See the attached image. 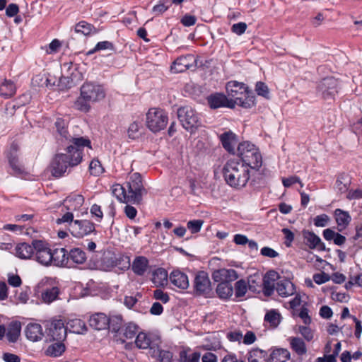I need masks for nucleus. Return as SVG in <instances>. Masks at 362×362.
Masks as SVG:
<instances>
[{
	"label": "nucleus",
	"instance_id": "57",
	"mask_svg": "<svg viewBox=\"0 0 362 362\" xmlns=\"http://www.w3.org/2000/svg\"><path fill=\"white\" fill-rule=\"evenodd\" d=\"M158 356L160 362H171L172 352L165 350L156 349V356Z\"/></svg>",
	"mask_w": 362,
	"mask_h": 362
},
{
	"label": "nucleus",
	"instance_id": "43",
	"mask_svg": "<svg viewBox=\"0 0 362 362\" xmlns=\"http://www.w3.org/2000/svg\"><path fill=\"white\" fill-rule=\"evenodd\" d=\"M21 325L18 322H13L9 325L6 334L8 340L10 342H16L21 334Z\"/></svg>",
	"mask_w": 362,
	"mask_h": 362
},
{
	"label": "nucleus",
	"instance_id": "8",
	"mask_svg": "<svg viewBox=\"0 0 362 362\" xmlns=\"http://www.w3.org/2000/svg\"><path fill=\"white\" fill-rule=\"evenodd\" d=\"M193 291L195 296L210 298L213 295L211 282L204 271L197 272L193 281Z\"/></svg>",
	"mask_w": 362,
	"mask_h": 362
},
{
	"label": "nucleus",
	"instance_id": "47",
	"mask_svg": "<svg viewBox=\"0 0 362 362\" xmlns=\"http://www.w3.org/2000/svg\"><path fill=\"white\" fill-rule=\"evenodd\" d=\"M138 330L139 327L136 324L129 322L122 329V332L126 339H132L137 334Z\"/></svg>",
	"mask_w": 362,
	"mask_h": 362
},
{
	"label": "nucleus",
	"instance_id": "27",
	"mask_svg": "<svg viewBox=\"0 0 362 362\" xmlns=\"http://www.w3.org/2000/svg\"><path fill=\"white\" fill-rule=\"evenodd\" d=\"M26 337L32 341H37L43 337L42 328L40 324L30 323L25 329Z\"/></svg>",
	"mask_w": 362,
	"mask_h": 362
},
{
	"label": "nucleus",
	"instance_id": "55",
	"mask_svg": "<svg viewBox=\"0 0 362 362\" xmlns=\"http://www.w3.org/2000/svg\"><path fill=\"white\" fill-rule=\"evenodd\" d=\"M255 91L258 95L262 96L267 99L269 98V91L268 86L263 82L259 81L256 83Z\"/></svg>",
	"mask_w": 362,
	"mask_h": 362
},
{
	"label": "nucleus",
	"instance_id": "17",
	"mask_svg": "<svg viewBox=\"0 0 362 362\" xmlns=\"http://www.w3.org/2000/svg\"><path fill=\"white\" fill-rule=\"evenodd\" d=\"M226 88L228 95L233 100H238V98H240L248 90L247 87L243 83L236 81L228 82Z\"/></svg>",
	"mask_w": 362,
	"mask_h": 362
},
{
	"label": "nucleus",
	"instance_id": "40",
	"mask_svg": "<svg viewBox=\"0 0 362 362\" xmlns=\"http://www.w3.org/2000/svg\"><path fill=\"white\" fill-rule=\"evenodd\" d=\"M334 216L338 226L342 227V228L339 229V231H341L343 228H346L351 221V216L349 213L340 209H337L334 211Z\"/></svg>",
	"mask_w": 362,
	"mask_h": 362
},
{
	"label": "nucleus",
	"instance_id": "61",
	"mask_svg": "<svg viewBox=\"0 0 362 362\" xmlns=\"http://www.w3.org/2000/svg\"><path fill=\"white\" fill-rule=\"evenodd\" d=\"M247 24L244 22L235 23L231 27V31L238 35L243 34L247 29Z\"/></svg>",
	"mask_w": 362,
	"mask_h": 362
},
{
	"label": "nucleus",
	"instance_id": "13",
	"mask_svg": "<svg viewBox=\"0 0 362 362\" xmlns=\"http://www.w3.org/2000/svg\"><path fill=\"white\" fill-rule=\"evenodd\" d=\"M197 59L193 54H187L178 57L171 66L174 73H182L189 69H195Z\"/></svg>",
	"mask_w": 362,
	"mask_h": 362
},
{
	"label": "nucleus",
	"instance_id": "7",
	"mask_svg": "<svg viewBox=\"0 0 362 362\" xmlns=\"http://www.w3.org/2000/svg\"><path fill=\"white\" fill-rule=\"evenodd\" d=\"M167 113L160 108H150L146 113L147 127L154 133L164 129L168 124Z\"/></svg>",
	"mask_w": 362,
	"mask_h": 362
},
{
	"label": "nucleus",
	"instance_id": "11",
	"mask_svg": "<svg viewBox=\"0 0 362 362\" xmlns=\"http://www.w3.org/2000/svg\"><path fill=\"white\" fill-rule=\"evenodd\" d=\"M69 230L76 238H83L95 231V224L89 220H75Z\"/></svg>",
	"mask_w": 362,
	"mask_h": 362
},
{
	"label": "nucleus",
	"instance_id": "49",
	"mask_svg": "<svg viewBox=\"0 0 362 362\" xmlns=\"http://www.w3.org/2000/svg\"><path fill=\"white\" fill-rule=\"evenodd\" d=\"M247 291V286L245 280L240 279L235 284V296L236 298L243 297Z\"/></svg>",
	"mask_w": 362,
	"mask_h": 362
},
{
	"label": "nucleus",
	"instance_id": "48",
	"mask_svg": "<svg viewBox=\"0 0 362 362\" xmlns=\"http://www.w3.org/2000/svg\"><path fill=\"white\" fill-rule=\"evenodd\" d=\"M280 317L281 315L278 312L272 310L266 313L264 321L269 322L272 326L275 327L280 323Z\"/></svg>",
	"mask_w": 362,
	"mask_h": 362
},
{
	"label": "nucleus",
	"instance_id": "63",
	"mask_svg": "<svg viewBox=\"0 0 362 362\" xmlns=\"http://www.w3.org/2000/svg\"><path fill=\"white\" fill-rule=\"evenodd\" d=\"M313 280L317 284H322L330 279V276L325 272L315 274L313 275Z\"/></svg>",
	"mask_w": 362,
	"mask_h": 362
},
{
	"label": "nucleus",
	"instance_id": "28",
	"mask_svg": "<svg viewBox=\"0 0 362 362\" xmlns=\"http://www.w3.org/2000/svg\"><path fill=\"white\" fill-rule=\"evenodd\" d=\"M148 259L144 256H137L133 260L132 269L138 276H143L148 267Z\"/></svg>",
	"mask_w": 362,
	"mask_h": 362
},
{
	"label": "nucleus",
	"instance_id": "16",
	"mask_svg": "<svg viewBox=\"0 0 362 362\" xmlns=\"http://www.w3.org/2000/svg\"><path fill=\"white\" fill-rule=\"evenodd\" d=\"M279 279L278 272L274 270L267 272L263 277L262 291L266 296L273 294L276 288L275 282Z\"/></svg>",
	"mask_w": 362,
	"mask_h": 362
},
{
	"label": "nucleus",
	"instance_id": "53",
	"mask_svg": "<svg viewBox=\"0 0 362 362\" xmlns=\"http://www.w3.org/2000/svg\"><path fill=\"white\" fill-rule=\"evenodd\" d=\"M110 324L108 327L114 332H117L120 330L122 324V318L121 315H115L109 317Z\"/></svg>",
	"mask_w": 362,
	"mask_h": 362
},
{
	"label": "nucleus",
	"instance_id": "39",
	"mask_svg": "<svg viewBox=\"0 0 362 362\" xmlns=\"http://www.w3.org/2000/svg\"><path fill=\"white\" fill-rule=\"evenodd\" d=\"M70 332L83 334L87 331L86 323L80 319L69 320L66 327Z\"/></svg>",
	"mask_w": 362,
	"mask_h": 362
},
{
	"label": "nucleus",
	"instance_id": "54",
	"mask_svg": "<svg viewBox=\"0 0 362 362\" xmlns=\"http://www.w3.org/2000/svg\"><path fill=\"white\" fill-rule=\"evenodd\" d=\"M140 127L141 124L137 122H133L132 123L130 124L127 130V134L129 139H136L139 138L140 135Z\"/></svg>",
	"mask_w": 362,
	"mask_h": 362
},
{
	"label": "nucleus",
	"instance_id": "46",
	"mask_svg": "<svg viewBox=\"0 0 362 362\" xmlns=\"http://www.w3.org/2000/svg\"><path fill=\"white\" fill-rule=\"evenodd\" d=\"M65 351V346L61 341L50 345L47 349V354L50 356L57 357Z\"/></svg>",
	"mask_w": 362,
	"mask_h": 362
},
{
	"label": "nucleus",
	"instance_id": "21",
	"mask_svg": "<svg viewBox=\"0 0 362 362\" xmlns=\"http://www.w3.org/2000/svg\"><path fill=\"white\" fill-rule=\"evenodd\" d=\"M54 125L58 134L62 136V138L64 139L66 141H68L70 143L69 145H74V141L75 139H88V137L76 136L75 135L70 134L66 129L65 121L62 118H58L56 120Z\"/></svg>",
	"mask_w": 362,
	"mask_h": 362
},
{
	"label": "nucleus",
	"instance_id": "15",
	"mask_svg": "<svg viewBox=\"0 0 362 362\" xmlns=\"http://www.w3.org/2000/svg\"><path fill=\"white\" fill-rule=\"evenodd\" d=\"M220 141L224 149L229 153L235 154L237 151L238 139L237 135L231 131L226 132L219 136Z\"/></svg>",
	"mask_w": 362,
	"mask_h": 362
},
{
	"label": "nucleus",
	"instance_id": "19",
	"mask_svg": "<svg viewBox=\"0 0 362 362\" xmlns=\"http://www.w3.org/2000/svg\"><path fill=\"white\" fill-rule=\"evenodd\" d=\"M212 277L215 281H223L230 284V282L238 279V274L233 269L223 268L214 271Z\"/></svg>",
	"mask_w": 362,
	"mask_h": 362
},
{
	"label": "nucleus",
	"instance_id": "14",
	"mask_svg": "<svg viewBox=\"0 0 362 362\" xmlns=\"http://www.w3.org/2000/svg\"><path fill=\"white\" fill-rule=\"evenodd\" d=\"M207 103L211 109L220 107L234 108L232 99H229L223 93H216L207 97Z\"/></svg>",
	"mask_w": 362,
	"mask_h": 362
},
{
	"label": "nucleus",
	"instance_id": "25",
	"mask_svg": "<svg viewBox=\"0 0 362 362\" xmlns=\"http://www.w3.org/2000/svg\"><path fill=\"white\" fill-rule=\"evenodd\" d=\"M34 240L31 244L21 243L15 247L16 256L21 259H30L34 255Z\"/></svg>",
	"mask_w": 362,
	"mask_h": 362
},
{
	"label": "nucleus",
	"instance_id": "6",
	"mask_svg": "<svg viewBox=\"0 0 362 362\" xmlns=\"http://www.w3.org/2000/svg\"><path fill=\"white\" fill-rule=\"evenodd\" d=\"M177 117L187 131L193 132L200 124V119L197 112L189 106H184L178 108Z\"/></svg>",
	"mask_w": 362,
	"mask_h": 362
},
{
	"label": "nucleus",
	"instance_id": "44",
	"mask_svg": "<svg viewBox=\"0 0 362 362\" xmlns=\"http://www.w3.org/2000/svg\"><path fill=\"white\" fill-rule=\"evenodd\" d=\"M59 293V290L56 286L46 288L42 293V300L45 303H51L57 298Z\"/></svg>",
	"mask_w": 362,
	"mask_h": 362
},
{
	"label": "nucleus",
	"instance_id": "42",
	"mask_svg": "<svg viewBox=\"0 0 362 362\" xmlns=\"http://www.w3.org/2000/svg\"><path fill=\"white\" fill-rule=\"evenodd\" d=\"M16 93V86L11 80L5 79L0 85V95L8 98Z\"/></svg>",
	"mask_w": 362,
	"mask_h": 362
},
{
	"label": "nucleus",
	"instance_id": "24",
	"mask_svg": "<svg viewBox=\"0 0 362 362\" xmlns=\"http://www.w3.org/2000/svg\"><path fill=\"white\" fill-rule=\"evenodd\" d=\"M109 317L104 313H95L90 316L89 325L96 330H103L108 327Z\"/></svg>",
	"mask_w": 362,
	"mask_h": 362
},
{
	"label": "nucleus",
	"instance_id": "35",
	"mask_svg": "<svg viewBox=\"0 0 362 362\" xmlns=\"http://www.w3.org/2000/svg\"><path fill=\"white\" fill-rule=\"evenodd\" d=\"M216 292L219 298L227 300L230 298L233 293V288L228 282L218 281Z\"/></svg>",
	"mask_w": 362,
	"mask_h": 362
},
{
	"label": "nucleus",
	"instance_id": "5",
	"mask_svg": "<svg viewBox=\"0 0 362 362\" xmlns=\"http://www.w3.org/2000/svg\"><path fill=\"white\" fill-rule=\"evenodd\" d=\"M130 204H139L146 191L143 185L141 176L139 173L132 174L125 183Z\"/></svg>",
	"mask_w": 362,
	"mask_h": 362
},
{
	"label": "nucleus",
	"instance_id": "1",
	"mask_svg": "<svg viewBox=\"0 0 362 362\" xmlns=\"http://www.w3.org/2000/svg\"><path fill=\"white\" fill-rule=\"evenodd\" d=\"M85 147L92 148L89 139H77L74 145H69L66 153L55 156L51 163V173L55 177H60L70 169L80 164L83 159V151Z\"/></svg>",
	"mask_w": 362,
	"mask_h": 362
},
{
	"label": "nucleus",
	"instance_id": "41",
	"mask_svg": "<svg viewBox=\"0 0 362 362\" xmlns=\"http://www.w3.org/2000/svg\"><path fill=\"white\" fill-rule=\"evenodd\" d=\"M350 184V177L347 174L342 173L337 177L335 187L338 192L342 194L348 191Z\"/></svg>",
	"mask_w": 362,
	"mask_h": 362
},
{
	"label": "nucleus",
	"instance_id": "37",
	"mask_svg": "<svg viewBox=\"0 0 362 362\" xmlns=\"http://www.w3.org/2000/svg\"><path fill=\"white\" fill-rule=\"evenodd\" d=\"M7 158L10 167L11 168L13 173L12 175L16 176L23 175L25 173L23 166L20 163L18 155H7Z\"/></svg>",
	"mask_w": 362,
	"mask_h": 362
},
{
	"label": "nucleus",
	"instance_id": "30",
	"mask_svg": "<svg viewBox=\"0 0 362 362\" xmlns=\"http://www.w3.org/2000/svg\"><path fill=\"white\" fill-rule=\"evenodd\" d=\"M83 202L84 198L81 194H71L64 201V206L70 211L78 209L83 205Z\"/></svg>",
	"mask_w": 362,
	"mask_h": 362
},
{
	"label": "nucleus",
	"instance_id": "50",
	"mask_svg": "<svg viewBox=\"0 0 362 362\" xmlns=\"http://www.w3.org/2000/svg\"><path fill=\"white\" fill-rule=\"evenodd\" d=\"M200 353L194 352L188 354L187 351H182L180 354V360L182 362H199Z\"/></svg>",
	"mask_w": 362,
	"mask_h": 362
},
{
	"label": "nucleus",
	"instance_id": "3",
	"mask_svg": "<svg viewBox=\"0 0 362 362\" xmlns=\"http://www.w3.org/2000/svg\"><path fill=\"white\" fill-rule=\"evenodd\" d=\"M105 93L103 87L92 82L84 83L81 87L80 96L74 103V107L82 112H87L90 108V103L103 99Z\"/></svg>",
	"mask_w": 362,
	"mask_h": 362
},
{
	"label": "nucleus",
	"instance_id": "26",
	"mask_svg": "<svg viewBox=\"0 0 362 362\" xmlns=\"http://www.w3.org/2000/svg\"><path fill=\"white\" fill-rule=\"evenodd\" d=\"M279 296L281 297H288L292 296L296 292L294 284L288 279H282L276 283L275 288Z\"/></svg>",
	"mask_w": 362,
	"mask_h": 362
},
{
	"label": "nucleus",
	"instance_id": "31",
	"mask_svg": "<svg viewBox=\"0 0 362 362\" xmlns=\"http://www.w3.org/2000/svg\"><path fill=\"white\" fill-rule=\"evenodd\" d=\"M74 32L76 33L88 36L97 34L98 33V29L94 27L92 24L86 21H81L75 25Z\"/></svg>",
	"mask_w": 362,
	"mask_h": 362
},
{
	"label": "nucleus",
	"instance_id": "32",
	"mask_svg": "<svg viewBox=\"0 0 362 362\" xmlns=\"http://www.w3.org/2000/svg\"><path fill=\"white\" fill-rule=\"evenodd\" d=\"M248 362H269V355L264 350L259 348L251 349L247 355Z\"/></svg>",
	"mask_w": 362,
	"mask_h": 362
},
{
	"label": "nucleus",
	"instance_id": "9",
	"mask_svg": "<svg viewBox=\"0 0 362 362\" xmlns=\"http://www.w3.org/2000/svg\"><path fill=\"white\" fill-rule=\"evenodd\" d=\"M66 332L62 320L53 319L46 325L47 340L62 341L66 338Z\"/></svg>",
	"mask_w": 362,
	"mask_h": 362
},
{
	"label": "nucleus",
	"instance_id": "18",
	"mask_svg": "<svg viewBox=\"0 0 362 362\" xmlns=\"http://www.w3.org/2000/svg\"><path fill=\"white\" fill-rule=\"evenodd\" d=\"M303 238L306 245L310 249H318L320 250H325V245L322 242L320 238L314 232L308 230L302 231Z\"/></svg>",
	"mask_w": 362,
	"mask_h": 362
},
{
	"label": "nucleus",
	"instance_id": "34",
	"mask_svg": "<svg viewBox=\"0 0 362 362\" xmlns=\"http://www.w3.org/2000/svg\"><path fill=\"white\" fill-rule=\"evenodd\" d=\"M234 107L237 105L243 108H251L255 105V96L249 90L243 95L238 100H233Z\"/></svg>",
	"mask_w": 362,
	"mask_h": 362
},
{
	"label": "nucleus",
	"instance_id": "52",
	"mask_svg": "<svg viewBox=\"0 0 362 362\" xmlns=\"http://www.w3.org/2000/svg\"><path fill=\"white\" fill-rule=\"evenodd\" d=\"M171 6L170 0H160L158 4L153 7V12L156 15L163 13Z\"/></svg>",
	"mask_w": 362,
	"mask_h": 362
},
{
	"label": "nucleus",
	"instance_id": "12",
	"mask_svg": "<svg viewBox=\"0 0 362 362\" xmlns=\"http://www.w3.org/2000/svg\"><path fill=\"white\" fill-rule=\"evenodd\" d=\"M34 255L35 259L42 265L52 264V250L49 245L40 240H34Z\"/></svg>",
	"mask_w": 362,
	"mask_h": 362
},
{
	"label": "nucleus",
	"instance_id": "10",
	"mask_svg": "<svg viewBox=\"0 0 362 362\" xmlns=\"http://www.w3.org/2000/svg\"><path fill=\"white\" fill-rule=\"evenodd\" d=\"M339 83L334 77H327L320 81L317 87V93L324 99H334L337 94Z\"/></svg>",
	"mask_w": 362,
	"mask_h": 362
},
{
	"label": "nucleus",
	"instance_id": "56",
	"mask_svg": "<svg viewBox=\"0 0 362 362\" xmlns=\"http://www.w3.org/2000/svg\"><path fill=\"white\" fill-rule=\"evenodd\" d=\"M203 223L202 220H192L187 222V226L192 233H197L200 231Z\"/></svg>",
	"mask_w": 362,
	"mask_h": 362
},
{
	"label": "nucleus",
	"instance_id": "51",
	"mask_svg": "<svg viewBox=\"0 0 362 362\" xmlns=\"http://www.w3.org/2000/svg\"><path fill=\"white\" fill-rule=\"evenodd\" d=\"M89 170L91 175L98 176L102 174L104 169L98 159H93L89 165Z\"/></svg>",
	"mask_w": 362,
	"mask_h": 362
},
{
	"label": "nucleus",
	"instance_id": "33",
	"mask_svg": "<svg viewBox=\"0 0 362 362\" xmlns=\"http://www.w3.org/2000/svg\"><path fill=\"white\" fill-rule=\"evenodd\" d=\"M69 262L71 264V267H74L76 264H81L86 260V255L83 250L80 248L71 249L68 254Z\"/></svg>",
	"mask_w": 362,
	"mask_h": 362
},
{
	"label": "nucleus",
	"instance_id": "36",
	"mask_svg": "<svg viewBox=\"0 0 362 362\" xmlns=\"http://www.w3.org/2000/svg\"><path fill=\"white\" fill-rule=\"evenodd\" d=\"M291 349L298 355L303 356L307 353V347L304 341L300 337H290L288 339Z\"/></svg>",
	"mask_w": 362,
	"mask_h": 362
},
{
	"label": "nucleus",
	"instance_id": "4",
	"mask_svg": "<svg viewBox=\"0 0 362 362\" xmlns=\"http://www.w3.org/2000/svg\"><path fill=\"white\" fill-rule=\"evenodd\" d=\"M237 155L238 162L252 170L257 171L262 165V157L259 149L249 141L238 144Z\"/></svg>",
	"mask_w": 362,
	"mask_h": 362
},
{
	"label": "nucleus",
	"instance_id": "58",
	"mask_svg": "<svg viewBox=\"0 0 362 362\" xmlns=\"http://www.w3.org/2000/svg\"><path fill=\"white\" fill-rule=\"evenodd\" d=\"M90 214L93 217L95 218V220L98 222H100L103 217V213L101 209V206L94 204L90 207Z\"/></svg>",
	"mask_w": 362,
	"mask_h": 362
},
{
	"label": "nucleus",
	"instance_id": "2",
	"mask_svg": "<svg viewBox=\"0 0 362 362\" xmlns=\"http://www.w3.org/2000/svg\"><path fill=\"white\" fill-rule=\"evenodd\" d=\"M251 170L238 160L230 159L224 165L223 175L228 185L235 189H241L250 180Z\"/></svg>",
	"mask_w": 362,
	"mask_h": 362
},
{
	"label": "nucleus",
	"instance_id": "20",
	"mask_svg": "<svg viewBox=\"0 0 362 362\" xmlns=\"http://www.w3.org/2000/svg\"><path fill=\"white\" fill-rule=\"evenodd\" d=\"M52 264L57 267L71 268L68 254L65 248H57L52 251Z\"/></svg>",
	"mask_w": 362,
	"mask_h": 362
},
{
	"label": "nucleus",
	"instance_id": "23",
	"mask_svg": "<svg viewBox=\"0 0 362 362\" xmlns=\"http://www.w3.org/2000/svg\"><path fill=\"white\" fill-rule=\"evenodd\" d=\"M135 344L139 349H149L151 356L156 357V348L152 345L151 338L147 334L139 332L136 337Z\"/></svg>",
	"mask_w": 362,
	"mask_h": 362
},
{
	"label": "nucleus",
	"instance_id": "22",
	"mask_svg": "<svg viewBox=\"0 0 362 362\" xmlns=\"http://www.w3.org/2000/svg\"><path fill=\"white\" fill-rule=\"evenodd\" d=\"M170 282L180 289H187L189 287V279L186 274L180 271L174 270L170 274Z\"/></svg>",
	"mask_w": 362,
	"mask_h": 362
},
{
	"label": "nucleus",
	"instance_id": "45",
	"mask_svg": "<svg viewBox=\"0 0 362 362\" xmlns=\"http://www.w3.org/2000/svg\"><path fill=\"white\" fill-rule=\"evenodd\" d=\"M153 282L156 286H163L168 281V272L163 268H158L153 272Z\"/></svg>",
	"mask_w": 362,
	"mask_h": 362
},
{
	"label": "nucleus",
	"instance_id": "29",
	"mask_svg": "<svg viewBox=\"0 0 362 362\" xmlns=\"http://www.w3.org/2000/svg\"><path fill=\"white\" fill-rule=\"evenodd\" d=\"M290 352L284 348H274L269 355V362H286L290 358Z\"/></svg>",
	"mask_w": 362,
	"mask_h": 362
},
{
	"label": "nucleus",
	"instance_id": "64",
	"mask_svg": "<svg viewBox=\"0 0 362 362\" xmlns=\"http://www.w3.org/2000/svg\"><path fill=\"white\" fill-rule=\"evenodd\" d=\"M181 23L186 27L194 25L197 22V18L194 16L185 14L180 20Z\"/></svg>",
	"mask_w": 362,
	"mask_h": 362
},
{
	"label": "nucleus",
	"instance_id": "38",
	"mask_svg": "<svg viewBox=\"0 0 362 362\" xmlns=\"http://www.w3.org/2000/svg\"><path fill=\"white\" fill-rule=\"evenodd\" d=\"M112 193L120 202L126 204L129 203L128 200V192L125 185L124 186L119 184L114 185L112 187Z\"/></svg>",
	"mask_w": 362,
	"mask_h": 362
},
{
	"label": "nucleus",
	"instance_id": "60",
	"mask_svg": "<svg viewBox=\"0 0 362 362\" xmlns=\"http://www.w3.org/2000/svg\"><path fill=\"white\" fill-rule=\"evenodd\" d=\"M153 298L156 300H160L163 303H166L169 301L170 297L167 293H165L161 289H156L153 291Z\"/></svg>",
	"mask_w": 362,
	"mask_h": 362
},
{
	"label": "nucleus",
	"instance_id": "62",
	"mask_svg": "<svg viewBox=\"0 0 362 362\" xmlns=\"http://www.w3.org/2000/svg\"><path fill=\"white\" fill-rule=\"evenodd\" d=\"M299 332L308 341H310L313 339V332L311 329L308 327L300 326Z\"/></svg>",
	"mask_w": 362,
	"mask_h": 362
},
{
	"label": "nucleus",
	"instance_id": "59",
	"mask_svg": "<svg viewBox=\"0 0 362 362\" xmlns=\"http://www.w3.org/2000/svg\"><path fill=\"white\" fill-rule=\"evenodd\" d=\"M329 218L327 214H321L317 216L314 218V225L317 227H325L328 224Z\"/></svg>",
	"mask_w": 362,
	"mask_h": 362
}]
</instances>
